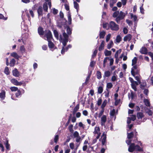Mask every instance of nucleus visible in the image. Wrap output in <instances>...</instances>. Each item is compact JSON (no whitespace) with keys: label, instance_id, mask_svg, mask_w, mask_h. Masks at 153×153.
I'll use <instances>...</instances> for the list:
<instances>
[{"label":"nucleus","instance_id":"1","mask_svg":"<svg viewBox=\"0 0 153 153\" xmlns=\"http://www.w3.org/2000/svg\"><path fill=\"white\" fill-rule=\"evenodd\" d=\"M68 35L65 33H63V37L61 35L60 36L59 40L62 43L64 46L61 51V53L62 54H63L65 51H67L68 48L71 47V45H69L65 48H64L66 45V43L68 42Z\"/></svg>","mask_w":153,"mask_h":153},{"label":"nucleus","instance_id":"2","mask_svg":"<svg viewBox=\"0 0 153 153\" xmlns=\"http://www.w3.org/2000/svg\"><path fill=\"white\" fill-rule=\"evenodd\" d=\"M109 27L111 29L113 30L117 31L119 29V26L113 21L109 22Z\"/></svg>","mask_w":153,"mask_h":153},{"label":"nucleus","instance_id":"3","mask_svg":"<svg viewBox=\"0 0 153 153\" xmlns=\"http://www.w3.org/2000/svg\"><path fill=\"white\" fill-rule=\"evenodd\" d=\"M93 133L94 136H97V138H99L101 134L100 130L99 127H95Z\"/></svg>","mask_w":153,"mask_h":153},{"label":"nucleus","instance_id":"4","mask_svg":"<svg viewBox=\"0 0 153 153\" xmlns=\"http://www.w3.org/2000/svg\"><path fill=\"white\" fill-rule=\"evenodd\" d=\"M140 70L136 65L134 66L131 69V73L132 76H134L135 75L139 74Z\"/></svg>","mask_w":153,"mask_h":153},{"label":"nucleus","instance_id":"5","mask_svg":"<svg viewBox=\"0 0 153 153\" xmlns=\"http://www.w3.org/2000/svg\"><path fill=\"white\" fill-rule=\"evenodd\" d=\"M125 15L126 14L125 13L121 11H120L119 15L116 19L115 21L118 23H120V20L124 18Z\"/></svg>","mask_w":153,"mask_h":153},{"label":"nucleus","instance_id":"6","mask_svg":"<svg viewBox=\"0 0 153 153\" xmlns=\"http://www.w3.org/2000/svg\"><path fill=\"white\" fill-rule=\"evenodd\" d=\"M45 36L47 38L48 41H51L52 39V36L51 32L49 30L46 31Z\"/></svg>","mask_w":153,"mask_h":153},{"label":"nucleus","instance_id":"7","mask_svg":"<svg viewBox=\"0 0 153 153\" xmlns=\"http://www.w3.org/2000/svg\"><path fill=\"white\" fill-rule=\"evenodd\" d=\"M107 120V117L105 115H103L101 118V124L102 126H105Z\"/></svg>","mask_w":153,"mask_h":153},{"label":"nucleus","instance_id":"8","mask_svg":"<svg viewBox=\"0 0 153 153\" xmlns=\"http://www.w3.org/2000/svg\"><path fill=\"white\" fill-rule=\"evenodd\" d=\"M10 81L11 83L16 85H21L22 84L21 82H18L16 79H12Z\"/></svg>","mask_w":153,"mask_h":153},{"label":"nucleus","instance_id":"9","mask_svg":"<svg viewBox=\"0 0 153 153\" xmlns=\"http://www.w3.org/2000/svg\"><path fill=\"white\" fill-rule=\"evenodd\" d=\"M106 139V135L105 134V133L104 132L101 136V139L100 140H101L102 143L103 145H104L105 143Z\"/></svg>","mask_w":153,"mask_h":153},{"label":"nucleus","instance_id":"10","mask_svg":"<svg viewBox=\"0 0 153 153\" xmlns=\"http://www.w3.org/2000/svg\"><path fill=\"white\" fill-rule=\"evenodd\" d=\"M6 92L5 91L2 90L1 92L0 93V98L2 100H4L5 99Z\"/></svg>","mask_w":153,"mask_h":153},{"label":"nucleus","instance_id":"11","mask_svg":"<svg viewBox=\"0 0 153 153\" xmlns=\"http://www.w3.org/2000/svg\"><path fill=\"white\" fill-rule=\"evenodd\" d=\"M135 146L134 143L131 144L129 146L128 149V151L131 152H132L133 151L135 150Z\"/></svg>","mask_w":153,"mask_h":153},{"label":"nucleus","instance_id":"12","mask_svg":"<svg viewBox=\"0 0 153 153\" xmlns=\"http://www.w3.org/2000/svg\"><path fill=\"white\" fill-rule=\"evenodd\" d=\"M132 36L130 34H128L125 36L123 38V40L124 41H130L131 38Z\"/></svg>","mask_w":153,"mask_h":153},{"label":"nucleus","instance_id":"13","mask_svg":"<svg viewBox=\"0 0 153 153\" xmlns=\"http://www.w3.org/2000/svg\"><path fill=\"white\" fill-rule=\"evenodd\" d=\"M138 83L137 82L135 81L131 84L132 88L135 91H136L137 90V88L136 86L138 85Z\"/></svg>","mask_w":153,"mask_h":153},{"label":"nucleus","instance_id":"14","mask_svg":"<svg viewBox=\"0 0 153 153\" xmlns=\"http://www.w3.org/2000/svg\"><path fill=\"white\" fill-rule=\"evenodd\" d=\"M13 74L16 77H18L19 76V73L17 70L15 69L13 71Z\"/></svg>","mask_w":153,"mask_h":153},{"label":"nucleus","instance_id":"15","mask_svg":"<svg viewBox=\"0 0 153 153\" xmlns=\"http://www.w3.org/2000/svg\"><path fill=\"white\" fill-rule=\"evenodd\" d=\"M10 55L16 58V59H18L19 58V56L18 55L17 53L16 52H14L11 53L10 54Z\"/></svg>","mask_w":153,"mask_h":153},{"label":"nucleus","instance_id":"16","mask_svg":"<svg viewBox=\"0 0 153 153\" xmlns=\"http://www.w3.org/2000/svg\"><path fill=\"white\" fill-rule=\"evenodd\" d=\"M140 52L142 54H146L147 53V49L144 47H142L140 51Z\"/></svg>","mask_w":153,"mask_h":153},{"label":"nucleus","instance_id":"17","mask_svg":"<svg viewBox=\"0 0 153 153\" xmlns=\"http://www.w3.org/2000/svg\"><path fill=\"white\" fill-rule=\"evenodd\" d=\"M105 45V42L104 41H102L99 47V51H101L104 49V47Z\"/></svg>","mask_w":153,"mask_h":153},{"label":"nucleus","instance_id":"18","mask_svg":"<svg viewBox=\"0 0 153 153\" xmlns=\"http://www.w3.org/2000/svg\"><path fill=\"white\" fill-rule=\"evenodd\" d=\"M105 34V32L103 31L100 32L99 34L100 38V39H103L104 38Z\"/></svg>","mask_w":153,"mask_h":153},{"label":"nucleus","instance_id":"19","mask_svg":"<svg viewBox=\"0 0 153 153\" xmlns=\"http://www.w3.org/2000/svg\"><path fill=\"white\" fill-rule=\"evenodd\" d=\"M129 15L131 16V19L133 20L134 21H136L137 20V17L136 15H134L132 13H130Z\"/></svg>","mask_w":153,"mask_h":153},{"label":"nucleus","instance_id":"20","mask_svg":"<svg viewBox=\"0 0 153 153\" xmlns=\"http://www.w3.org/2000/svg\"><path fill=\"white\" fill-rule=\"evenodd\" d=\"M37 12L39 16L42 15V9L41 7H39L37 10Z\"/></svg>","mask_w":153,"mask_h":153},{"label":"nucleus","instance_id":"21","mask_svg":"<svg viewBox=\"0 0 153 153\" xmlns=\"http://www.w3.org/2000/svg\"><path fill=\"white\" fill-rule=\"evenodd\" d=\"M114 45V43L113 42L112 40H111L109 43L108 44L107 48L108 49H110L111 47H112Z\"/></svg>","mask_w":153,"mask_h":153},{"label":"nucleus","instance_id":"22","mask_svg":"<svg viewBox=\"0 0 153 153\" xmlns=\"http://www.w3.org/2000/svg\"><path fill=\"white\" fill-rule=\"evenodd\" d=\"M38 31L39 34L40 35H43V29L42 27H39L38 28Z\"/></svg>","mask_w":153,"mask_h":153},{"label":"nucleus","instance_id":"23","mask_svg":"<svg viewBox=\"0 0 153 153\" xmlns=\"http://www.w3.org/2000/svg\"><path fill=\"white\" fill-rule=\"evenodd\" d=\"M4 144L5 145L6 149L9 150L10 149V144L8 143V140H7L6 143H4Z\"/></svg>","mask_w":153,"mask_h":153},{"label":"nucleus","instance_id":"24","mask_svg":"<svg viewBox=\"0 0 153 153\" xmlns=\"http://www.w3.org/2000/svg\"><path fill=\"white\" fill-rule=\"evenodd\" d=\"M104 53L105 56H109L111 55V51L105 50L104 52Z\"/></svg>","mask_w":153,"mask_h":153},{"label":"nucleus","instance_id":"25","mask_svg":"<svg viewBox=\"0 0 153 153\" xmlns=\"http://www.w3.org/2000/svg\"><path fill=\"white\" fill-rule=\"evenodd\" d=\"M121 51V49H119L116 51V53H115L114 57L117 59H118V55L120 53Z\"/></svg>","mask_w":153,"mask_h":153},{"label":"nucleus","instance_id":"26","mask_svg":"<svg viewBox=\"0 0 153 153\" xmlns=\"http://www.w3.org/2000/svg\"><path fill=\"white\" fill-rule=\"evenodd\" d=\"M103 27L104 28L106 29L107 30L110 27L109 24H108L106 23H104L103 24Z\"/></svg>","mask_w":153,"mask_h":153},{"label":"nucleus","instance_id":"27","mask_svg":"<svg viewBox=\"0 0 153 153\" xmlns=\"http://www.w3.org/2000/svg\"><path fill=\"white\" fill-rule=\"evenodd\" d=\"M68 24H71V15L69 12H68Z\"/></svg>","mask_w":153,"mask_h":153},{"label":"nucleus","instance_id":"28","mask_svg":"<svg viewBox=\"0 0 153 153\" xmlns=\"http://www.w3.org/2000/svg\"><path fill=\"white\" fill-rule=\"evenodd\" d=\"M15 63V60L14 59H12L10 62V66L13 67V66Z\"/></svg>","mask_w":153,"mask_h":153},{"label":"nucleus","instance_id":"29","mask_svg":"<svg viewBox=\"0 0 153 153\" xmlns=\"http://www.w3.org/2000/svg\"><path fill=\"white\" fill-rule=\"evenodd\" d=\"M113 86L111 82H108L107 83L106 89H109L112 88Z\"/></svg>","mask_w":153,"mask_h":153},{"label":"nucleus","instance_id":"30","mask_svg":"<svg viewBox=\"0 0 153 153\" xmlns=\"http://www.w3.org/2000/svg\"><path fill=\"white\" fill-rule=\"evenodd\" d=\"M137 116L138 119H140L143 117V115L142 113H138L137 114Z\"/></svg>","mask_w":153,"mask_h":153},{"label":"nucleus","instance_id":"31","mask_svg":"<svg viewBox=\"0 0 153 153\" xmlns=\"http://www.w3.org/2000/svg\"><path fill=\"white\" fill-rule=\"evenodd\" d=\"M109 91L107 89H106V91H105L104 93V95L105 97V98H108L109 96Z\"/></svg>","mask_w":153,"mask_h":153},{"label":"nucleus","instance_id":"32","mask_svg":"<svg viewBox=\"0 0 153 153\" xmlns=\"http://www.w3.org/2000/svg\"><path fill=\"white\" fill-rule=\"evenodd\" d=\"M79 108V105H77L74 108L73 111V114H74L78 110Z\"/></svg>","mask_w":153,"mask_h":153},{"label":"nucleus","instance_id":"33","mask_svg":"<svg viewBox=\"0 0 153 153\" xmlns=\"http://www.w3.org/2000/svg\"><path fill=\"white\" fill-rule=\"evenodd\" d=\"M75 138H76V142L77 143H80L82 140V139L80 136L75 137Z\"/></svg>","mask_w":153,"mask_h":153},{"label":"nucleus","instance_id":"34","mask_svg":"<svg viewBox=\"0 0 153 153\" xmlns=\"http://www.w3.org/2000/svg\"><path fill=\"white\" fill-rule=\"evenodd\" d=\"M4 73L7 75H9L10 74V72L9 71V69L8 67H6L4 69Z\"/></svg>","mask_w":153,"mask_h":153},{"label":"nucleus","instance_id":"35","mask_svg":"<svg viewBox=\"0 0 153 153\" xmlns=\"http://www.w3.org/2000/svg\"><path fill=\"white\" fill-rule=\"evenodd\" d=\"M137 59L136 57H134V59L132 60V65L134 66L137 63Z\"/></svg>","mask_w":153,"mask_h":153},{"label":"nucleus","instance_id":"36","mask_svg":"<svg viewBox=\"0 0 153 153\" xmlns=\"http://www.w3.org/2000/svg\"><path fill=\"white\" fill-rule=\"evenodd\" d=\"M43 7L44 10L47 11L48 9V3L47 2H45L43 5Z\"/></svg>","mask_w":153,"mask_h":153},{"label":"nucleus","instance_id":"37","mask_svg":"<svg viewBox=\"0 0 153 153\" xmlns=\"http://www.w3.org/2000/svg\"><path fill=\"white\" fill-rule=\"evenodd\" d=\"M110 75V72L109 71H106L105 72L104 76L105 77H108Z\"/></svg>","mask_w":153,"mask_h":153},{"label":"nucleus","instance_id":"38","mask_svg":"<svg viewBox=\"0 0 153 153\" xmlns=\"http://www.w3.org/2000/svg\"><path fill=\"white\" fill-rule=\"evenodd\" d=\"M48 46L50 48H52L54 47L53 44L51 42V41H48Z\"/></svg>","mask_w":153,"mask_h":153},{"label":"nucleus","instance_id":"39","mask_svg":"<svg viewBox=\"0 0 153 153\" xmlns=\"http://www.w3.org/2000/svg\"><path fill=\"white\" fill-rule=\"evenodd\" d=\"M121 41V37L120 35H118L116 37V42L119 43Z\"/></svg>","mask_w":153,"mask_h":153},{"label":"nucleus","instance_id":"40","mask_svg":"<svg viewBox=\"0 0 153 153\" xmlns=\"http://www.w3.org/2000/svg\"><path fill=\"white\" fill-rule=\"evenodd\" d=\"M74 6L75 8L77 10V11L78 10L79 8V6L78 4L75 1H74Z\"/></svg>","mask_w":153,"mask_h":153},{"label":"nucleus","instance_id":"41","mask_svg":"<svg viewBox=\"0 0 153 153\" xmlns=\"http://www.w3.org/2000/svg\"><path fill=\"white\" fill-rule=\"evenodd\" d=\"M103 91V88L102 87L99 86L98 89V93L100 94L102 93Z\"/></svg>","mask_w":153,"mask_h":153},{"label":"nucleus","instance_id":"42","mask_svg":"<svg viewBox=\"0 0 153 153\" xmlns=\"http://www.w3.org/2000/svg\"><path fill=\"white\" fill-rule=\"evenodd\" d=\"M53 32L55 36L57 39H58L59 37V34L58 32L55 30H53Z\"/></svg>","mask_w":153,"mask_h":153},{"label":"nucleus","instance_id":"43","mask_svg":"<svg viewBox=\"0 0 153 153\" xmlns=\"http://www.w3.org/2000/svg\"><path fill=\"white\" fill-rule=\"evenodd\" d=\"M107 102V100H105L103 102L101 106V108H104L105 107V106Z\"/></svg>","mask_w":153,"mask_h":153},{"label":"nucleus","instance_id":"44","mask_svg":"<svg viewBox=\"0 0 153 153\" xmlns=\"http://www.w3.org/2000/svg\"><path fill=\"white\" fill-rule=\"evenodd\" d=\"M117 76L116 75H114L111 77V81L112 82L116 81L117 80Z\"/></svg>","mask_w":153,"mask_h":153},{"label":"nucleus","instance_id":"45","mask_svg":"<svg viewBox=\"0 0 153 153\" xmlns=\"http://www.w3.org/2000/svg\"><path fill=\"white\" fill-rule=\"evenodd\" d=\"M144 102L145 103V105L146 106H149L150 105V102L149 101L145 99L144 100Z\"/></svg>","mask_w":153,"mask_h":153},{"label":"nucleus","instance_id":"46","mask_svg":"<svg viewBox=\"0 0 153 153\" xmlns=\"http://www.w3.org/2000/svg\"><path fill=\"white\" fill-rule=\"evenodd\" d=\"M10 89L12 91H16L18 90V88L16 87H11Z\"/></svg>","mask_w":153,"mask_h":153},{"label":"nucleus","instance_id":"47","mask_svg":"<svg viewBox=\"0 0 153 153\" xmlns=\"http://www.w3.org/2000/svg\"><path fill=\"white\" fill-rule=\"evenodd\" d=\"M97 78L100 79L101 78V75L100 72L99 71H97Z\"/></svg>","mask_w":153,"mask_h":153},{"label":"nucleus","instance_id":"48","mask_svg":"<svg viewBox=\"0 0 153 153\" xmlns=\"http://www.w3.org/2000/svg\"><path fill=\"white\" fill-rule=\"evenodd\" d=\"M135 150L140 151L142 150V149L139 147L138 145H136L135 147Z\"/></svg>","mask_w":153,"mask_h":153},{"label":"nucleus","instance_id":"49","mask_svg":"<svg viewBox=\"0 0 153 153\" xmlns=\"http://www.w3.org/2000/svg\"><path fill=\"white\" fill-rule=\"evenodd\" d=\"M119 13L118 11H116L114 12L113 15V17L114 18L117 17L119 15Z\"/></svg>","mask_w":153,"mask_h":153},{"label":"nucleus","instance_id":"50","mask_svg":"<svg viewBox=\"0 0 153 153\" xmlns=\"http://www.w3.org/2000/svg\"><path fill=\"white\" fill-rule=\"evenodd\" d=\"M104 111V108H102L98 114V117H100L103 114Z\"/></svg>","mask_w":153,"mask_h":153},{"label":"nucleus","instance_id":"51","mask_svg":"<svg viewBox=\"0 0 153 153\" xmlns=\"http://www.w3.org/2000/svg\"><path fill=\"white\" fill-rule=\"evenodd\" d=\"M7 17H4V16L1 14L0 13V19H3L6 20L7 19Z\"/></svg>","mask_w":153,"mask_h":153},{"label":"nucleus","instance_id":"52","mask_svg":"<svg viewBox=\"0 0 153 153\" xmlns=\"http://www.w3.org/2000/svg\"><path fill=\"white\" fill-rule=\"evenodd\" d=\"M146 112L149 115H152L153 114V112L152 111L149 109H147L146 110Z\"/></svg>","mask_w":153,"mask_h":153},{"label":"nucleus","instance_id":"53","mask_svg":"<svg viewBox=\"0 0 153 153\" xmlns=\"http://www.w3.org/2000/svg\"><path fill=\"white\" fill-rule=\"evenodd\" d=\"M102 102V100L101 98H99L97 102V104L98 106H100Z\"/></svg>","mask_w":153,"mask_h":153},{"label":"nucleus","instance_id":"54","mask_svg":"<svg viewBox=\"0 0 153 153\" xmlns=\"http://www.w3.org/2000/svg\"><path fill=\"white\" fill-rule=\"evenodd\" d=\"M111 36V34H108L106 36V41L107 42H108L110 39Z\"/></svg>","mask_w":153,"mask_h":153},{"label":"nucleus","instance_id":"55","mask_svg":"<svg viewBox=\"0 0 153 153\" xmlns=\"http://www.w3.org/2000/svg\"><path fill=\"white\" fill-rule=\"evenodd\" d=\"M133 134L132 132H131L129 133H128V139H130L133 137Z\"/></svg>","mask_w":153,"mask_h":153},{"label":"nucleus","instance_id":"56","mask_svg":"<svg viewBox=\"0 0 153 153\" xmlns=\"http://www.w3.org/2000/svg\"><path fill=\"white\" fill-rule=\"evenodd\" d=\"M116 2V0H111L110 1V6L111 7H112L114 4Z\"/></svg>","mask_w":153,"mask_h":153},{"label":"nucleus","instance_id":"57","mask_svg":"<svg viewBox=\"0 0 153 153\" xmlns=\"http://www.w3.org/2000/svg\"><path fill=\"white\" fill-rule=\"evenodd\" d=\"M17 91V92L16 93L15 95L16 97H18L21 95V92L20 90L18 89Z\"/></svg>","mask_w":153,"mask_h":153},{"label":"nucleus","instance_id":"58","mask_svg":"<svg viewBox=\"0 0 153 153\" xmlns=\"http://www.w3.org/2000/svg\"><path fill=\"white\" fill-rule=\"evenodd\" d=\"M29 12L30 15H31V17L32 18H33L34 16V15L33 12V11L31 10H29Z\"/></svg>","mask_w":153,"mask_h":153},{"label":"nucleus","instance_id":"59","mask_svg":"<svg viewBox=\"0 0 153 153\" xmlns=\"http://www.w3.org/2000/svg\"><path fill=\"white\" fill-rule=\"evenodd\" d=\"M67 33L69 34H70L71 33V29L68 27L67 28Z\"/></svg>","mask_w":153,"mask_h":153},{"label":"nucleus","instance_id":"60","mask_svg":"<svg viewBox=\"0 0 153 153\" xmlns=\"http://www.w3.org/2000/svg\"><path fill=\"white\" fill-rule=\"evenodd\" d=\"M73 136L74 137H77L79 136V133L77 131H75L73 134Z\"/></svg>","mask_w":153,"mask_h":153},{"label":"nucleus","instance_id":"61","mask_svg":"<svg viewBox=\"0 0 153 153\" xmlns=\"http://www.w3.org/2000/svg\"><path fill=\"white\" fill-rule=\"evenodd\" d=\"M73 125H70L68 127V129L71 132H72L73 131Z\"/></svg>","mask_w":153,"mask_h":153},{"label":"nucleus","instance_id":"62","mask_svg":"<svg viewBox=\"0 0 153 153\" xmlns=\"http://www.w3.org/2000/svg\"><path fill=\"white\" fill-rule=\"evenodd\" d=\"M130 118L131 120L134 121L136 119V116L134 115H132L131 116V117Z\"/></svg>","mask_w":153,"mask_h":153},{"label":"nucleus","instance_id":"63","mask_svg":"<svg viewBox=\"0 0 153 153\" xmlns=\"http://www.w3.org/2000/svg\"><path fill=\"white\" fill-rule=\"evenodd\" d=\"M108 59V57H106L105 58L104 61H103V66L105 67V64L106 63Z\"/></svg>","mask_w":153,"mask_h":153},{"label":"nucleus","instance_id":"64","mask_svg":"<svg viewBox=\"0 0 153 153\" xmlns=\"http://www.w3.org/2000/svg\"><path fill=\"white\" fill-rule=\"evenodd\" d=\"M59 139V136L58 135H57L55 136L54 139V141L55 143H56L57 142Z\"/></svg>","mask_w":153,"mask_h":153}]
</instances>
